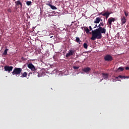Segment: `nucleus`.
I'll return each mask as SVG.
<instances>
[{"label":"nucleus","instance_id":"c756f323","mask_svg":"<svg viewBox=\"0 0 129 129\" xmlns=\"http://www.w3.org/2000/svg\"><path fill=\"white\" fill-rule=\"evenodd\" d=\"M89 28H90V31L92 30V28H91V26L89 27Z\"/></svg>","mask_w":129,"mask_h":129},{"label":"nucleus","instance_id":"b1692460","mask_svg":"<svg viewBox=\"0 0 129 129\" xmlns=\"http://www.w3.org/2000/svg\"><path fill=\"white\" fill-rule=\"evenodd\" d=\"M73 68L74 70H78V69H79V67L73 66Z\"/></svg>","mask_w":129,"mask_h":129},{"label":"nucleus","instance_id":"aec40b11","mask_svg":"<svg viewBox=\"0 0 129 129\" xmlns=\"http://www.w3.org/2000/svg\"><path fill=\"white\" fill-rule=\"evenodd\" d=\"M32 4V2L31 1H27L26 2V5L27 6H30Z\"/></svg>","mask_w":129,"mask_h":129},{"label":"nucleus","instance_id":"f03ea898","mask_svg":"<svg viewBox=\"0 0 129 129\" xmlns=\"http://www.w3.org/2000/svg\"><path fill=\"white\" fill-rule=\"evenodd\" d=\"M22 69L21 68H14L13 71L12 72V75H19L21 74Z\"/></svg>","mask_w":129,"mask_h":129},{"label":"nucleus","instance_id":"c85d7f7f","mask_svg":"<svg viewBox=\"0 0 129 129\" xmlns=\"http://www.w3.org/2000/svg\"><path fill=\"white\" fill-rule=\"evenodd\" d=\"M98 26H97V25H96V26H94V27L93 28V29H96V28H97Z\"/></svg>","mask_w":129,"mask_h":129},{"label":"nucleus","instance_id":"7c9ffc66","mask_svg":"<svg viewBox=\"0 0 129 129\" xmlns=\"http://www.w3.org/2000/svg\"><path fill=\"white\" fill-rule=\"evenodd\" d=\"M109 16H105V18L106 19H107L108 18Z\"/></svg>","mask_w":129,"mask_h":129},{"label":"nucleus","instance_id":"dca6fc26","mask_svg":"<svg viewBox=\"0 0 129 129\" xmlns=\"http://www.w3.org/2000/svg\"><path fill=\"white\" fill-rule=\"evenodd\" d=\"M124 70V69L122 67H121L118 68L117 72H122V71H123Z\"/></svg>","mask_w":129,"mask_h":129},{"label":"nucleus","instance_id":"473e14b6","mask_svg":"<svg viewBox=\"0 0 129 129\" xmlns=\"http://www.w3.org/2000/svg\"><path fill=\"white\" fill-rule=\"evenodd\" d=\"M21 59L23 60H25V58L24 57H22V58H21Z\"/></svg>","mask_w":129,"mask_h":129},{"label":"nucleus","instance_id":"a211bd4d","mask_svg":"<svg viewBox=\"0 0 129 129\" xmlns=\"http://www.w3.org/2000/svg\"><path fill=\"white\" fill-rule=\"evenodd\" d=\"M9 51V49L8 48H6L4 52L3 53V55H6L8 54V51Z\"/></svg>","mask_w":129,"mask_h":129},{"label":"nucleus","instance_id":"1a4fd4ad","mask_svg":"<svg viewBox=\"0 0 129 129\" xmlns=\"http://www.w3.org/2000/svg\"><path fill=\"white\" fill-rule=\"evenodd\" d=\"M91 70V68H89V67L85 68L82 69V71H84L86 73H88L89 72V71H90Z\"/></svg>","mask_w":129,"mask_h":129},{"label":"nucleus","instance_id":"bb28decb","mask_svg":"<svg viewBox=\"0 0 129 129\" xmlns=\"http://www.w3.org/2000/svg\"><path fill=\"white\" fill-rule=\"evenodd\" d=\"M46 5H47V6L50 7L52 6V5H51V4H49V3L46 4Z\"/></svg>","mask_w":129,"mask_h":129},{"label":"nucleus","instance_id":"6ab92c4d","mask_svg":"<svg viewBox=\"0 0 129 129\" xmlns=\"http://www.w3.org/2000/svg\"><path fill=\"white\" fill-rule=\"evenodd\" d=\"M84 47L85 49H88V44L86 43H84Z\"/></svg>","mask_w":129,"mask_h":129},{"label":"nucleus","instance_id":"f8f14e48","mask_svg":"<svg viewBox=\"0 0 129 129\" xmlns=\"http://www.w3.org/2000/svg\"><path fill=\"white\" fill-rule=\"evenodd\" d=\"M109 74L102 73V77H103L104 79H107L108 78Z\"/></svg>","mask_w":129,"mask_h":129},{"label":"nucleus","instance_id":"f704fd0d","mask_svg":"<svg viewBox=\"0 0 129 129\" xmlns=\"http://www.w3.org/2000/svg\"><path fill=\"white\" fill-rule=\"evenodd\" d=\"M118 78H119V77H116L115 78L116 79H118Z\"/></svg>","mask_w":129,"mask_h":129},{"label":"nucleus","instance_id":"6e6552de","mask_svg":"<svg viewBox=\"0 0 129 129\" xmlns=\"http://www.w3.org/2000/svg\"><path fill=\"white\" fill-rule=\"evenodd\" d=\"M115 21V19L114 18L110 17L108 19L107 23L109 24V26H111V25L112 24V22H114Z\"/></svg>","mask_w":129,"mask_h":129},{"label":"nucleus","instance_id":"2f4dec72","mask_svg":"<svg viewBox=\"0 0 129 129\" xmlns=\"http://www.w3.org/2000/svg\"><path fill=\"white\" fill-rule=\"evenodd\" d=\"M50 38L54 39V37L53 36L50 37Z\"/></svg>","mask_w":129,"mask_h":129},{"label":"nucleus","instance_id":"a878e982","mask_svg":"<svg viewBox=\"0 0 129 129\" xmlns=\"http://www.w3.org/2000/svg\"><path fill=\"white\" fill-rule=\"evenodd\" d=\"M8 12L11 13L12 12V10L10 9H8Z\"/></svg>","mask_w":129,"mask_h":129},{"label":"nucleus","instance_id":"39448f33","mask_svg":"<svg viewBox=\"0 0 129 129\" xmlns=\"http://www.w3.org/2000/svg\"><path fill=\"white\" fill-rule=\"evenodd\" d=\"M27 67H28V68L31 70L32 73L34 74L36 72V69L35 66L32 63H29L28 65H27Z\"/></svg>","mask_w":129,"mask_h":129},{"label":"nucleus","instance_id":"5701e85b","mask_svg":"<svg viewBox=\"0 0 129 129\" xmlns=\"http://www.w3.org/2000/svg\"><path fill=\"white\" fill-rule=\"evenodd\" d=\"M123 12H124V14L125 16L126 17H127L128 16V12H126L125 11H123Z\"/></svg>","mask_w":129,"mask_h":129},{"label":"nucleus","instance_id":"393cba45","mask_svg":"<svg viewBox=\"0 0 129 129\" xmlns=\"http://www.w3.org/2000/svg\"><path fill=\"white\" fill-rule=\"evenodd\" d=\"M118 78H119L120 79H122V78H125V76L119 75Z\"/></svg>","mask_w":129,"mask_h":129},{"label":"nucleus","instance_id":"9d476101","mask_svg":"<svg viewBox=\"0 0 129 129\" xmlns=\"http://www.w3.org/2000/svg\"><path fill=\"white\" fill-rule=\"evenodd\" d=\"M121 24H125L126 22V19L124 16H123L122 18H121Z\"/></svg>","mask_w":129,"mask_h":129},{"label":"nucleus","instance_id":"cd10ccee","mask_svg":"<svg viewBox=\"0 0 129 129\" xmlns=\"http://www.w3.org/2000/svg\"><path fill=\"white\" fill-rule=\"evenodd\" d=\"M125 70H126V71H129V68L128 67H125Z\"/></svg>","mask_w":129,"mask_h":129},{"label":"nucleus","instance_id":"2eb2a0df","mask_svg":"<svg viewBox=\"0 0 129 129\" xmlns=\"http://www.w3.org/2000/svg\"><path fill=\"white\" fill-rule=\"evenodd\" d=\"M84 30H85L86 33L87 34H88L90 32V30H89V28L87 27H84Z\"/></svg>","mask_w":129,"mask_h":129},{"label":"nucleus","instance_id":"412c9836","mask_svg":"<svg viewBox=\"0 0 129 129\" xmlns=\"http://www.w3.org/2000/svg\"><path fill=\"white\" fill-rule=\"evenodd\" d=\"M50 8L52 10H57V7H55L54 6H52V5L50 7Z\"/></svg>","mask_w":129,"mask_h":129},{"label":"nucleus","instance_id":"4be33fe9","mask_svg":"<svg viewBox=\"0 0 129 129\" xmlns=\"http://www.w3.org/2000/svg\"><path fill=\"white\" fill-rule=\"evenodd\" d=\"M22 76H23V77H27V72H24L22 74Z\"/></svg>","mask_w":129,"mask_h":129},{"label":"nucleus","instance_id":"4468645a","mask_svg":"<svg viewBox=\"0 0 129 129\" xmlns=\"http://www.w3.org/2000/svg\"><path fill=\"white\" fill-rule=\"evenodd\" d=\"M35 75H37L38 77H42V74H39V73L37 72L36 71L35 73H33Z\"/></svg>","mask_w":129,"mask_h":129},{"label":"nucleus","instance_id":"72a5a7b5","mask_svg":"<svg viewBox=\"0 0 129 129\" xmlns=\"http://www.w3.org/2000/svg\"><path fill=\"white\" fill-rule=\"evenodd\" d=\"M100 15H103V13L102 12H101L100 13Z\"/></svg>","mask_w":129,"mask_h":129},{"label":"nucleus","instance_id":"9b49d317","mask_svg":"<svg viewBox=\"0 0 129 129\" xmlns=\"http://www.w3.org/2000/svg\"><path fill=\"white\" fill-rule=\"evenodd\" d=\"M100 21H102L101 18L100 17H97L96 19L95 20L94 23L95 24H98L100 23Z\"/></svg>","mask_w":129,"mask_h":129},{"label":"nucleus","instance_id":"423d86ee","mask_svg":"<svg viewBox=\"0 0 129 129\" xmlns=\"http://www.w3.org/2000/svg\"><path fill=\"white\" fill-rule=\"evenodd\" d=\"M13 69L14 67L12 66H6L4 67L5 71L8 72V73H10Z\"/></svg>","mask_w":129,"mask_h":129},{"label":"nucleus","instance_id":"0eeeda50","mask_svg":"<svg viewBox=\"0 0 129 129\" xmlns=\"http://www.w3.org/2000/svg\"><path fill=\"white\" fill-rule=\"evenodd\" d=\"M104 59L105 61H111V60H113V57L109 54H107L105 55Z\"/></svg>","mask_w":129,"mask_h":129},{"label":"nucleus","instance_id":"f257e3e1","mask_svg":"<svg viewBox=\"0 0 129 129\" xmlns=\"http://www.w3.org/2000/svg\"><path fill=\"white\" fill-rule=\"evenodd\" d=\"M101 26H103L104 24L103 22H100L99 24V28L92 30V37L91 38L92 40H95V39H100L102 37V34H104L106 32V29L105 28H103Z\"/></svg>","mask_w":129,"mask_h":129},{"label":"nucleus","instance_id":"f3484780","mask_svg":"<svg viewBox=\"0 0 129 129\" xmlns=\"http://www.w3.org/2000/svg\"><path fill=\"white\" fill-rule=\"evenodd\" d=\"M76 41L77 43H79L80 44H81V42H82V41L80 40L79 37H76Z\"/></svg>","mask_w":129,"mask_h":129},{"label":"nucleus","instance_id":"7ed1b4c3","mask_svg":"<svg viewBox=\"0 0 129 129\" xmlns=\"http://www.w3.org/2000/svg\"><path fill=\"white\" fill-rule=\"evenodd\" d=\"M15 8L17 9H22L23 7V4L22 3L21 0H18L15 2Z\"/></svg>","mask_w":129,"mask_h":129},{"label":"nucleus","instance_id":"c9c22d12","mask_svg":"<svg viewBox=\"0 0 129 129\" xmlns=\"http://www.w3.org/2000/svg\"><path fill=\"white\" fill-rule=\"evenodd\" d=\"M129 78V77H125V78Z\"/></svg>","mask_w":129,"mask_h":129},{"label":"nucleus","instance_id":"20e7f679","mask_svg":"<svg viewBox=\"0 0 129 129\" xmlns=\"http://www.w3.org/2000/svg\"><path fill=\"white\" fill-rule=\"evenodd\" d=\"M76 52V50H75V49H70L69 50L68 53H67L66 57H70L71 56L73 55L74 54H75V53Z\"/></svg>","mask_w":129,"mask_h":129},{"label":"nucleus","instance_id":"ddd939ff","mask_svg":"<svg viewBox=\"0 0 129 129\" xmlns=\"http://www.w3.org/2000/svg\"><path fill=\"white\" fill-rule=\"evenodd\" d=\"M111 14V13L109 12H106L103 13V14H102L103 16H109V15Z\"/></svg>","mask_w":129,"mask_h":129}]
</instances>
